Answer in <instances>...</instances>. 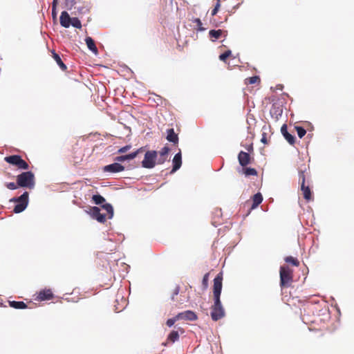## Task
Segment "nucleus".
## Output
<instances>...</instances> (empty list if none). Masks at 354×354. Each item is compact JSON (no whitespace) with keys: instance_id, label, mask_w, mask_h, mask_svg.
<instances>
[{"instance_id":"1","label":"nucleus","mask_w":354,"mask_h":354,"mask_svg":"<svg viewBox=\"0 0 354 354\" xmlns=\"http://www.w3.org/2000/svg\"><path fill=\"white\" fill-rule=\"evenodd\" d=\"M223 274L218 273L214 279L213 285V300L210 310L211 318L213 321L217 322L225 316V309L221 304V295L223 287Z\"/></svg>"},{"instance_id":"2","label":"nucleus","mask_w":354,"mask_h":354,"mask_svg":"<svg viewBox=\"0 0 354 354\" xmlns=\"http://www.w3.org/2000/svg\"><path fill=\"white\" fill-rule=\"evenodd\" d=\"M308 169V167L306 165H303L298 168L299 172V182L301 184V191L302 192L303 196L307 201H310L313 199V194L311 190L309 187V184L306 185V177L307 174V170Z\"/></svg>"},{"instance_id":"3","label":"nucleus","mask_w":354,"mask_h":354,"mask_svg":"<svg viewBox=\"0 0 354 354\" xmlns=\"http://www.w3.org/2000/svg\"><path fill=\"white\" fill-rule=\"evenodd\" d=\"M280 286L290 287L293 281V270L288 266H281L279 270Z\"/></svg>"},{"instance_id":"4","label":"nucleus","mask_w":354,"mask_h":354,"mask_svg":"<svg viewBox=\"0 0 354 354\" xmlns=\"http://www.w3.org/2000/svg\"><path fill=\"white\" fill-rule=\"evenodd\" d=\"M17 183L21 187L32 189L35 186V176L31 171L22 172L17 176Z\"/></svg>"},{"instance_id":"5","label":"nucleus","mask_w":354,"mask_h":354,"mask_svg":"<svg viewBox=\"0 0 354 354\" xmlns=\"http://www.w3.org/2000/svg\"><path fill=\"white\" fill-rule=\"evenodd\" d=\"M10 202L17 203L15 206L13 212L16 214L22 212L28 206V193L25 192L22 195L17 198H12Z\"/></svg>"},{"instance_id":"6","label":"nucleus","mask_w":354,"mask_h":354,"mask_svg":"<svg viewBox=\"0 0 354 354\" xmlns=\"http://www.w3.org/2000/svg\"><path fill=\"white\" fill-rule=\"evenodd\" d=\"M4 160L18 169L27 170L29 169L28 164L19 155H12L4 158Z\"/></svg>"},{"instance_id":"7","label":"nucleus","mask_w":354,"mask_h":354,"mask_svg":"<svg viewBox=\"0 0 354 354\" xmlns=\"http://www.w3.org/2000/svg\"><path fill=\"white\" fill-rule=\"evenodd\" d=\"M157 156L158 152L156 151H147L145 154L143 160L142 161V166L147 169L153 168L157 163Z\"/></svg>"},{"instance_id":"8","label":"nucleus","mask_w":354,"mask_h":354,"mask_svg":"<svg viewBox=\"0 0 354 354\" xmlns=\"http://www.w3.org/2000/svg\"><path fill=\"white\" fill-rule=\"evenodd\" d=\"M144 151V147H140L136 151L131 153L129 154L115 157V160L118 162H124L125 160H132L135 158L138 154L142 153Z\"/></svg>"},{"instance_id":"9","label":"nucleus","mask_w":354,"mask_h":354,"mask_svg":"<svg viewBox=\"0 0 354 354\" xmlns=\"http://www.w3.org/2000/svg\"><path fill=\"white\" fill-rule=\"evenodd\" d=\"M91 216L100 223H104L106 220V215L102 214L97 207H93L91 209Z\"/></svg>"},{"instance_id":"10","label":"nucleus","mask_w":354,"mask_h":354,"mask_svg":"<svg viewBox=\"0 0 354 354\" xmlns=\"http://www.w3.org/2000/svg\"><path fill=\"white\" fill-rule=\"evenodd\" d=\"M124 170V167L118 162H114L104 167L103 171L104 172L117 173Z\"/></svg>"},{"instance_id":"11","label":"nucleus","mask_w":354,"mask_h":354,"mask_svg":"<svg viewBox=\"0 0 354 354\" xmlns=\"http://www.w3.org/2000/svg\"><path fill=\"white\" fill-rule=\"evenodd\" d=\"M197 315L196 313L192 310H186L182 313H179L177 315V319L189 320V321H195L197 319Z\"/></svg>"},{"instance_id":"12","label":"nucleus","mask_w":354,"mask_h":354,"mask_svg":"<svg viewBox=\"0 0 354 354\" xmlns=\"http://www.w3.org/2000/svg\"><path fill=\"white\" fill-rule=\"evenodd\" d=\"M53 298V294L50 289H44L39 291L37 294L36 300L46 301Z\"/></svg>"},{"instance_id":"13","label":"nucleus","mask_w":354,"mask_h":354,"mask_svg":"<svg viewBox=\"0 0 354 354\" xmlns=\"http://www.w3.org/2000/svg\"><path fill=\"white\" fill-rule=\"evenodd\" d=\"M170 151V149L165 146L159 151V157L156 158L157 164L162 165L163 164L168 158L169 153Z\"/></svg>"},{"instance_id":"14","label":"nucleus","mask_w":354,"mask_h":354,"mask_svg":"<svg viewBox=\"0 0 354 354\" xmlns=\"http://www.w3.org/2000/svg\"><path fill=\"white\" fill-rule=\"evenodd\" d=\"M227 31H224L223 30H211L209 32V36L212 41H215L221 37L224 36L225 37L227 36Z\"/></svg>"},{"instance_id":"15","label":"nucleus","mask_w":354,"mask_h":354,"mask_svg":"<svg viewBox=\"0 0 354 354\" xmlns=\"http://www.w3.org/2000/svg\"><path fill=\"white\" fill-rule=\"evenodd\" d=\"M238 160L242 167H245L250 163V156L248 153L241 151L238 155Z\"/></svg>"},{"instance_id":"16","label":"nucleus","mask_w":354,"mask_h":354,"mask_svg":"<svg viewBox=\"0 0 354 354\" xmlns=\"http://www.w3.org/2000/svg\"><path fill=\"white\" fill-rule=\"evenodd\" d=\"M172 162H173V168H172L171 173H174L178 169H179L180 168L181 165H182V156H181L180 151L177 153L174 156Z\"/></svg>"},{"instance_id":"17","label":"nucleus","mask_w":354,"mask_h":354,"mask_svg":"<svg viewBox=\"0 0 354 354\" xmlns=\"http://www.w3.org/2000/svg\"><path fill=\"white\" fill-rule=\"evenodd\" d=\"M59 20L62 26L64 28H68L71 26V17H70L68 13L66 11H63L61 13Z\"/></svg>"},{"instance_id":"18","label":"nucleus","mask_w":354,"mask_h":354,"mask_svg":"<svg viewBox=\"0 0 354 354\" xmlns=\"http://www.w3.org/2000/svg\"><path fill=\"white\" fill-rule=\"evenodd\" d=\"M167 140L169 142H172L174 145L178 144V136L175 133L174 129H167Z\"/></svg>"},{"instance_id":"19","label":"nucleus","mask_w":354,"mask_h":354,"mask_svg":"<svg viewBox=\"0 0 354 354\" xmlns=\"http://www.w3.org/2000/svg\"><path fill=\"white\" fill-rule=\"evenodd\" d=\"M179 339V334L178 332L176 330H172L168 335L167 342H163L162 345L164 346H167L168 342H170L171 343H174L175 342L178 341Z\"/></svg>"},{"instance_id":"20","label":"nucleus","mask_w":354,"mask_h":354,"mask_svg":"<svg viewBox=\"0 0 354 354\" xmlns=\"http://www.w3.org/2000/svg\"><path fill=\"white\" fill-rule=\"evenodd\" d=\"M52 56L53 58L55 59L56 63L58 64V66L60 67L62 71H66L67 69L66 65L62 62L60 56L57 54L54 50L52 51Z\"/></svg>"},{"instance_id":"21","label":"nucleus","mask_w":354,"mask_h":354,"mask_svg":"<svg viewBox=\"0 0 354 354\" xmlns=\"http://www.w3.org/2000/svg\"><path fill=\"white\" fill-rule=\"evenodd\" d=\"M86 44L88 48L95 54H97L98 50L95 46L94 40L91 37H86L85 39Z\"/></svg>"},{"instance_id":"22","label":"nucleus","mask_w":354,"mask_h":354,"mask_svg":"<svg viewBox=\"0 0 354 354\" xmlns=\"http://www.w3.org/2000/svg\"><path fill=\"white\" fill-rule=\"evenodd\" d=\"M282 111V109L279 106L273 104L270 109V115L274 119L277 120L279 116L281 115Z\"/></svg>"},{"instance_id":"23","label":"nucleus","mask_w":354,"mask_h":354,"mask_svg":"<svg viewBox=\"0 0 354 354\" xmlns=\"http://www.w3.org/2000/svg\"><path fill=\"white\" fill-rule=\"evenodd\" d=\"M262 201L263 196L261 193H257L256 194H254L252 197V205L251 208H256L261 203Z\"/></svg>"},{"instance_id":"24","label":"nucleus","mask_w":354,"mask_h":354,"mask_svg":"<svg viewBox=\"0 0 354 354\" xmlns=\"http://www.w3.org/2000/svg\"><path fill=\"white\" fill-rule=\"evenodd\" d=\"M9 305L15 309H25L27 308V305L24 301H9Z\"/></svg>"},{"instance_id":"25","label":"nucleus","mask_w":354,"mask_h":354,"mask_svg":"<svg viewBox=\"0 0 354 354\" xmlns=\"http://www.w3.org/2000/svg\"><path fill=\"white\" fill-rule=\"evenodd\" d=\"M284 261L287 263H290V264H291V265H292L294 266H296V267H298L299 266V260L297 258L293 257L292 256H289V257H285Z\"/></svg>"},{"instance_id":"26","label":"nucleus","mask_w":354,"mask_h":354,"mask_svg":"<svg viewBox=\"0 0 354 354\" xmlns=\"http://www.w3.org/2000/svg\"><path fill=\"white\" fill-rule=\"evenodd\" d=\"M102 207L107 212L108 218H111L113 216V209L111 204L106 203L103 205Z\"/></svg>"},{"instance_id":"27","label":"nucleus","mask_w":354,"mask_h":354,"mask_svg":"<svg viewBox=\"0 0 354 354\" xmlns=\"http://www.w3.org/2000/svg\"><path fill=\"white\" fill-rule=\"evenodd\" d=\"M243 173L246 176H257V171L254 168L247 167L243 169Z\"/></svg>"},{"instance_id":"28","label":"nucleus","mask_w":354,"mask_h":354,"mask_svg":"<svg viewBox=\"0 0 354 354\" xmlns=\"http://www.w3.org/2000/svg\"><path fill=\"white\" fill-rule=\"evenodd\" d=\"M260 82V78L259 76H252L245 79L246 84H254Z\"/></svg>"},{"instance_id":"29","label":"nucleus","mask_w":354,"mask_h":354,"mask_svg":"<svg viewBox=\"0 0 354 354\" xmlns=\"http://www.w3.org/2000/svg\"><path fill=\"white\" fill-rule=\"evenodd\" d=\"M92 199L96 205L102 204L105 201L104 198L99 194L93 195Z\"/></svg>"},{"instance_id":"30","label":"nucleus","mask_w":354,"mask_h":354,"mask_svg":"<svg viewBox=\"0 0 354 354\" xmlns=\"http://www.w3.org/2000/svg\"><path fill=\"white\" fill-rule=\"evenodd\" d=\"M71 25L76 28H82V24L77 17L71 18Z\"/></svg>"},{"instance_id":"31","label":"nucleus","mask_w":354,"mask_h":354,"mask_svg":"<svg viewBox=\"0 0 354 354\" xmlns=\"http://www.w3.org/2000/svg\"><path fill=\"white\" fill-rule=\"evenodd\" d=\"M283 137L290 145H294L295 142V138L294 136L288 133H283Z\"/></svg>"},{"instance_id":"32","label":"nucleus","mask_w":354,"mask_h":354,"mask_svg":"<svg viewBox=\"0 0 354 354\" xmlns=\"http://www.w3.org/2000/svg\"><path fill=\"white\" fill-rule=\"evenodd\" d=\"M295 129L297 131V135L300 138H303L306 133V129L301 127L297 126L295 127Z\"/></svg>"},{"instance_id":"33","label":"nucleus","mask_w":354,"mask_h":354,"mask_svg":"<svg viewBox=\"0 0 354 354\" xmlns=\"http://www.w3.org/2000/svg\"><path fill=\"white\" fill-rule=\"evenodd\" d=\"M231 50H227L224 53L219 55V59L223 62H225L226 59L231 55Z\"/></svg>"},{"instance_id":"34","label":"nucleus","mask_w":354,"mask_h":354,"mask_svg":"<svg viewBox=\"0 0 354 354\" xmlns=\"http://www.w3.org/2000/svg\"><path fill=\"white\" fill-rule=\"evenodd\" d=\"M192 22L194 24H196L198 26V30L200 31H203L205 30L204 28L202 27V22L201 20L199 18H195L192 20Z\"/></svg>"},{"instance_id":"35","label":"nucleus","mask_w":354,"mask_h":354,"mask_svg":"<svg viewBox=\"0 0 354 354\" xmlns=\"http://www.w3.org/2000/svg\"><path fill=\"white\" fill-rule=\"evenodd\" d=\"M179 320L178 319H177V315L174 317L173 318H171V319H167V322H166V324L167 326L169 327H171L176 321Z\"/></svg>"},{"instance_id":"36","label":"nucleus","mask_w":354,"mask_h":354,"mask_svg":"<svg viewBox=\"0 0 354 354\" xmlns=\"http://www.w3.org/2000/svg\"><path fill=\"white\" fill-rule=\"evenodd\" d=\"M6 187L9 189L14 190V189H17V187L19 186H18L17 183L16 184L15 183H6Z\"/></svg>"},{"instance_id":"37","label":"nucleus","mask_w":354,"mask_h":354,"mask_svg":"<svg viewBox=\"0 0 354 354\" xmlns=\"http://www.w3.org/2000/svg\"><path fill=\"white\" fill-rule=\"evenodd\" d=\"M131 148V145H128L124 147H121L118 149V153H123L129 151Z\"/></svg>"},{"instance_id":"38","label":"nucleus","mask_w":354,"mask_h":354,"mask_svg":"<svg viewBox=\"0 0 354 354\" xmlns=\"http://www.w3.org/2000/svg\"><path fill=\"white\" fill-rule=\"evenodd\" d=\"M208 280H209V273H206L203 278L202 283L203 286L206 288L208 286Z\"/></svg>"},{"instance_id":"39","label":"nucleus","mask_w":354,"mask_h":354,"mask_svg":"<svg viewBox=\"0 0 354 354\" xmlns=\"http://www.w3.org/2000/svg\"><path fill=\"white\" fill-rule=\"evenodd\" d=\"M179 292H180V287L179 286H176L175 288V289L174 290V292H173V295L171 296V299L173 301H174L175 297L179 294Z\"/></svg>"},{"instance_id":"40","label":"nucleus","mask_w":354,"mask_h":354,"mask_svg":"<svg viewBox=\"0 0 354 354\" xmlns=\"http://www.w3.org/2000/svg\"><path fill=\"white\" fill-rule=\"evenodd\" d=\"M261 142H263V144H268V140L267 139V134H266V133H262V138L261 139Z\"/></svg>"},{"instance_id":"41","label":"nucleus","mask_w":354,"mask_h":354,"mask_svg":"<svg viewBox=\"0 0 354 354\" xmlns=\"http://www.w3.org/2000/svg\"><path fill=\"white\" fill-rule=\"evenodd\" d=\"M281 132L282 133V135L283 136V133H286L288 132V130H287V125L286 124H283L281 128Z\"/></svg>"},{"instance_id":"42","label":"nucleus","mask_w":354,"mask_h":354,"mask_svg":"<svg viewBox=\"0 0 354 354\" xmlns=\"http://www.w3.org/2000/svg\"><path fill=\"white\" fill-rule=\"evenodd\" d=\"M57 2H58V0H53V1L52 7H53V11L55 10H56Z\"/></svg>"},{"instance_id":"43","label":"nucleus","mask_w":354,"mask_h":354,"mask_svg":"<svg viewBox=\"0 0 354 354\" xmlns=\"http://www.w3.org/2000/svg\"><path fill=\"white\" fill-rule=\"evenodd\" d=\"M220 2H221V0H217V2L214 6V8H216L217 10H219V8H220V6H221Z\"/></svg>"},{"instance_id":"44","label":"nucleus","mask_w":354,"mask_h":354,"mask_svg":"<svg viewBox=\"0 0 354 354\" xmlns=\"http://www.w3.org/2000/svg\"><path fill=\"white\" fill-rule=\"evenodd\" d=\"M218 11V10L214 8V9L212 10V12H211L212 16L216 15L217 14Z\"/></svg>"},{"instance_id":"45","label":"nucleus","mask_w":354,"mask_h":354,"mask_svg":"<svg viewBox=\"0 0 354 354\" xmlns=\"http://www.w3.org/2000/svg\"><path fill=\"white\" fill-rule=\"evenodd\" d=\"M252 149H253L252 146L250 145V146L248 147V150L250 151V150H252Z\"/></svg>"},{"instance_id":"46","label":"nucleus","mask_w":354,"mask_h":354,"mask_svg":"<svg viewBox=\"0 0 354 354\" xmlns=\"http://www.w3.org/2000/svg\"><path fill=\"white\" fill-rule=\"evenodd\" d=\"M55 10H55L53 11V9L52 8V14H53V15H56V12H55Z\"/></svg>"},{"instance_id":"47","label":"nucleus","mask_w":354,"mask_h":354,"mask_svg":"<svg viewBox=\"0 0 354 354\" xmlns=\"http://www.w3.org/2000/svg\"><path fill=\"white\" fill-rule=\"evenodd\" d=\"M178 329H179V330L181 332V333H184V330H183V328H179Z\"/></svg>"}]
</instances>
